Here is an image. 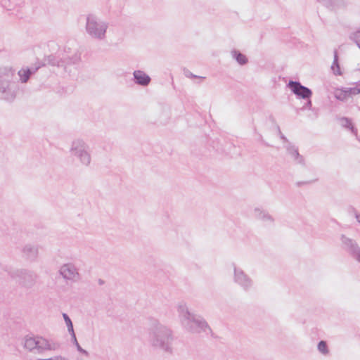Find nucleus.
<instances>
[{
	"label": "nucleus",
	"mask_w": 360,
	"mask_h": 360,
	"mask_svg": "<svg viewBox=\"0 0 360 360\" xmlns=\"http://www.w3.org/2000/svg\"><path fill=\"white\" fill-rule=\"evenodd\" d=\"M173 341L174 335L170 328L158 320H151L148 329V342L152 348L172 354L174 351Z\"/></svg>",
	"instance_id": "nucleus-1"
},
{
	"label": "nucleus",
	"mask_w": 360,
	"mask_h": 360,
	"mask_svg": "<svg viewBox=\"0 0 360 360\" xmlns=\"http://www.w3.org/2000/svg\"><path fill=\"white\" fill-rule=\"evenodd\" d=\"M176 311L181 326L186 330L197 333L210 331L206 321L201 316L191 312L184 302L176 304Z\"/></svg>",
	"instance_id": "nucleus-2"
},
{
	"label": "nucleus",
	"mask_w": 360,
	"mask_h": 360,
	"mask_svg": "<svg viewBox=\"0 0 360 360\" xmlns=\"http://www.w3.org/2000/svg\"><path fill=\"white\" fill-rule=\"evenodd\" d=\"M18 89V82L14 73L6 68L0 69V98L6 101H13Z\"/></svg>",
	"instance_id": "nucleus-3"
},
{
	"label": "nucleus",
	"mask_w": 360,
	"mask_h": 360,
	"mask_svg": "<svg viewBox=\"0 0 360 360\" xmlns=\"http://www.w3.org/2000/svg\"><path fill=\"white\" fill-rule=\"evenodd\" d=\"M108 27L109 22L95 14H89L86 18L85 30L92 39L105 40Z\"/></svg>",
	"instance_id": "nucleus-4"
},
{
	"label": "nucleus",
	"mask_w": 360,
	"mask_h": 360,
	"mask_svg": "<svg viewBox=\"0 0 360 360\" xmlns=\"http://www.w3.org/2000/svg\"><path fill=\"white\" fill-rule=\"evenodd\" d=\"M24 348L34 354H42L46 351H54L59 345L39 335H26L23 339Z\"/></svg>",
	"instance_id": "nucleus-5"
},
{
	"label": "nucleus",
	"mask_w": 360,
	"mask_h": 360,
	"mask_svg": "<svg viewBox=\"0 0 360 360\" xmlns=\"http://www.w3.org/2000/svg\"><path fill=\"white\" fill-rule=\"evenodd\" d=\"M70 154L81 165L89 167L91 163V151L89 145L82 139H74L70 148Z\"/></svg>",
	"instance_id": "nucleus-6"
},
{
	"label": "nucleus",
	"mask_w": 360,
	"mask_h": 360,
	"mask_svg": "<svg viewBox=\"0 0 360 360\" xmlns=\"http://www.w3.org/2000/svg\"><path fill=\"white\" fill-rule=\"evenodd\" d=\"M232 267L233 282L245 291H249L252 289L254 282L251 277L236 264H232Z\"/></svg>",
	"instance_id": "nucleus-7"
},
{
	"label": "nucleus",
	"mask_w": 360,
	"mask_h": 360,
	"mask_svg": "<svg viewBox=\"0 0 360 360\" xmlns=\"http://www.w3.org/2000/svg\"><path fill=\"white\" fill-rule=\"evenodd\" d=\"M8 274L11 278L18 279L22 285L27 288L32 287L37 278L34 272L25 269H14L9 271Z\"/></svg>",
	"instance_id": "nucleus-8"
},
{
	"label": "nucleus",
	"mask_w": 360,
	"mask_h": 360,
	"mask_svg": "<svg viewBox=\"0 0 360 360\" xmlns=\"http://www.w3.org/2000/svg\"><path fill=\"white\" fill-rule=\"evenodd\" d=\"M288 86L293 94L303 99H309L312 95V91L299 82L290 81Z\"/></svg>",
	"instance_id": "nucleus-9"
},
{
	"label": "nucleus",
	"mask_w": 360,
	"mask_h": 360,
	"mask_svg": "<svg viewBox=\"0 0 360 360\" xmlns=\"http://www.w3.org/2000/svg\"><path fill=\"white\" fill-rule=\"evenodd\" d=\"M59 273L65 280L76 281L79 277L77 269L72 263L63 264L59 269Z\"/></svg>",
	"instance_id": "nucleus-10"
},
{
	"label": "nucleus",
	"mask_w": 360,
	"mask_h": 360,
	"mask_svg": "<svg viewBox=\"0 0 360 360\" xmlns=\"http://www.w3.org/2000/svg\"><path fill=\"white\" fill-rule=\"evenodd\" d=\"M253 216L255 219L262 221L266 224H273L274 221V217L269 212L259 207H256L253 210Z\"/></svg>",
	"instance_id": "nucleus-11"
},
{
	"label": "nucleus",
	"mask_w": 360,
	"mask_h": 360,
	"mask_svg": "<svg viewBox=\"0 0 360 360\" xmlns=\"http://www.w3.org/2000/svg\"><path fill=\"white\" fill-rule=\"evenodd\" d=\"M23 257L28 261H35L38 257L39 250L36 245L32 244H26L22 248Z\"/></svg>",
	"instance_id": "nucleus-12"
},
{
	"label": "nucleus",
	"mask_w": 360,
	"mask_h": 360,
	"mask_svg": "<svg viewBox=\"0 0 360 360\" xmlns=\"http://www.w3.org/2000/svg\"><path fill=\"white\" fill-rule=\"evenodd\" d=\"M341 241L343 248L350 254H352V256H354L360 250V248L359 247L356 242L351 238H349L345 236H342Z\"/></svg>",
	"instance_id": "nucleus-13"
},
{
	"label": "nucleus",
	"mask_w": 360,
	"mask_h": 360,
	"mask_svg": "<svg viewBox=\"0 0 360 360\" xmlns=\"http://www.w3.org/2000/svg\"><path fill=\"white\" fill-rule=\"evenodd\" d=\"M135 82L141 86H147L150 82V77L141 70H135L133 73Z\"/></svg>",
	"instance_id": "nucleus-14"
},
{
	"label": "nucleus",
	"mask_w": 360,
	"mask_h": 360,
	"mask_svg": "<svg viewBox=\"0 0 360 360\" xmlns=\"http://www.w3.org/2000/svg\"><path fill=\"white\" fill-rule=\"evenodd\" d=\"M330 8H337L345 5V0H316Z\"/></svg>",
	"instance_id": "nucleus-15"
},
{
	"label": "nucleus",
	"mask_w": 360,
	"mask_h": 360,
	"mask_svg": "<svg viewBox=\"0 0 360 360\" xmlns=\"http://www.w3.org/2000/svg\"><path fill=\"white\" fill-rule=\"evenodd\" d=\"M37 68H22L18 72L20 79L22 82L25 83L27 82L32 75H33Z\"/></svg>",
	"instance_id": "nucleus-16"
},
{
	"label": "nucleus",
	"mask_w": 360,
	"mask_h": 360,
	"mask_svg": "<svg viewBox=\"0 0 360 360\" xmlns=\"http://www.w3.org/2000/svg\"><path fill=\"white\" fill-rule=\"evenodd\" d=\"M231 55L232 58L235 59L237 61V63L240 65H245L248 61L245 55H244L238 50H232L231 51Z\"/></svg>",
	"instance_id": "nucleus-17"
},
{
	"label": "nucleus",
	"mask_w": 360,
	"mask_h": 360,
	"mask_svg": "<svg viewBox=\"0 0 360 360\" xmlns=\"http://www.w3.org/2000/svg\"><path fill=\"white\" fill-rule=\"evenodd\" d=\"M331 70L335 75H342L340 66L338 63V56L337 51H334V60H333V63L331 65Z\"/></svg>",
	"instance_id": "nucleus-18"
},
{
	"label": "nucleus",
	"mask_w": 360,
	"mask_h": 360,
	"mask_svg": "<svg viewBox=\"0 0 360 360\" xmlns=\"http://www.w3.org/2000/svg\"><path fill=\"white\" fill-rule=\"evenodd\" d=\"M340 124L343 127L347 128L351 130L354 134H356V129L352 125L350 120L346 117H342L340 119Z\"/></svg>",
	"instance_id": "nucleus-19"
},
{
	"label": "nucleus",
	"mask_w": 360,
	"mask_h": 360,
	"mask_svg": "<svg viewBox=\"0 0 360 360\" xmlns=\"http://www.w3.org/2000/svg\"><path fill=\"white\" fill-rule=\"evenodd\" d=\"M285 148L292 160L300 154L297 148L292 145L290 143H288L285 145Z\"/></svg>",
	"instance_id": "nucleus-20"
},
{
	"label": "nucleus",
	"mask_w": 360,
	"mask_h": 360,
	"mask_svg": "<svg viewBox=\"0 0 360 360\" xmlns=\"http://www.w3.org/2000/svg\"><path fill=\"white\" fill-rule=\"evenodd\" d=\"M63 316L68 327V332L71 334L72 339L75 340V334L74 332L73 325L71 319L66 314H63Z\"/></svg>",
	"instance_id": "nucleus-21"
},
{
	"label": "nucleus",
	"mask_w": 360,
	"mask_h": 360,
	"mask_svg": "<svg viewBox=\"0 0 360 360\" xmlns=\"http://www.w3.org/2000/svg\"><path fill=\"white\" fill-rule=\"evenodd\" d=\"M67 60L65 62L68 64H77L81 60V53L78 51L75 52L71 56L68 57V58H65Z\"/></svg>",
	"instance_id": "nucleus-22"
},
{
	"label": "nucleus",
	"mask_w": 360,
	"mask_h": 360,
	"mask_svg": "<svg viewBox=\"0 0 360 360\" xmlns=\"http://www.w3.org/2000/svg\"><path fill=\"white\" fill-rule=\"evenodd\" d=\"M347 91V89L346 88L345 89H338L335 92V96L337 99L340 100V101H345L347 100L348 98H349V94Z\"/></svg>",
	"instance_id": "nucleus-23"
},
{
	"label": "nucleus",
	"mask_w": 360,
	"mask_h": 360,
	"mask_svg": "<svg viewBox=\"0 0 360 360\" xmlns=\"http://www.w3.org/2000/svg\"><path fill=\"white\" fill-rule=\"evenodd\" d=\"M317 349L320 353L325 356L329 354V349L327 343L324 340H321L319 342L317 345Z\"/></svg>",
	"instance_id": "nucleus-24"
},
{
	"label": "nucleus",
	"mask_w": 360,
	"mask_h": 360,
	"mask_svg": "<svg viewBox=\"0 0 360 360\" xmlns=\"http://www.w3.org/2000/svg\"><path fill=\"white\" fill-rule=\"evenodd\" d=\"M347 91L349 94V96L351 97L354 95H357L360 94V84L358 85H356L354 87H348L346 88Z\"/></svg>",
	"instance_id": "nucleus-25"
},
{
	"label": "nucleus",
	"mask_w": 360,
	"mask_h": 360,
	"mask_svg": "<svg viewBox=\"0 0 360 360\" xmlns=\"http://www.w3.org/2000/svg\"><path fill=\"white\" fill-rule=\"evenodd\" d=\"M292 160L295 164H298V165H304V164H305L304 158L300 154H299L295 158H293Z\"/></svg>",
	"instance_id": "nucleus-26"
},
{
	"label": "nucleus",
	"mask_w": 360,
	"mask_h": 360,
	"mask_svg": "<svg viewBox=\"0 0 360 360\" xmlns=\"http://www.w3.org/2000/svg\"><path fill=\"white\" fill-rule=\"evenodd\" d=\"M37 360H69L67 358L64 357V356H54L51 358H49V359H38Z\"/></svg>",
	"instance_id": "nucleus-27"
},
{
	"label": "nucleus",
	"mask_w": 360,
	"mask_h": 360,
	"mask_svg": "<svg viewBox=\"0 0 360 360\" xmlns=\"http://www.w3.org/2000/svg\"><path fill=\"white\" fill-rule=\"evenodd\" d=\"M73 340H74V342H75V345H76V347L77 348V350L79 352H81L82 354H84L85 355H87L88 352L80 347V345H79V343H78V342L77 340V338H75V340L73 339Z\"/></svg>",
	"instance_id": "nucleus-28"
},
{
	"label": "nucleus",
	"mask_w": 360,
	"mask_h": 360,
	"mask_svg": "<svg viewBox=\"0 0 360 360\" xmlns=\"http://www.w3.org/2000/svg\"><path fill=\"white\" fill-rule=\"evenodd\" d=\"M185 75H186V77H189V78H195V77H197L196 75H193L192 72H191L189 71H186L185 72Z\"/></svg>",
	"instance_id": "nucleus-29"
},
{
	"label": "nucleus",
	"mask_w": 360,
	"mask_h": 360,
	"mask_svg": "<svg viewBox=\"0 0 360 360\" xmlns=\"http://www.w3.org/2000/svg\"><path fill=\"white\" fill-rule=\"evenodd\" d=\"M353 257L360 262V250Z\"/></svg>",
	"instance_id": "nucleus-30"
},
{
	"label": "nucleus",
	"mask_w": 360,
	"mask_h": 360,
	"mask_svg": "<svg viewBox=\"0 0 360 360\" xmlns=\"http://www.w3.org/2000/svg\"><path fill=\"white\" fill-rule=\"evenodd\" d=\"M307 108H310L311 107V100L309 98L308 99V101L307 103H306V105H305Z\"/></svg>",
	"instance_id": "nucleus-31"
},
{
	"label": "nucleus",
	"mask_w": 360,
	"mask_h": 360,
	"mask_svg": "<svg viewBox=\"0 0 360 360\" xmlns=\"http://www.w3.org/2000/svg\"><path fill=\"white\" fill-rule=\"evenodd\" d=\"M281 138L284 141V142H285V145L289 143L287 140V139L283 136V135H281Z\"/></svg>",
	"instance_id": "nucleus-32"
},
{
	"label": "nucleus",
	"mask_w": 360,
	"mask_h": 360,
	"mask_svg": "<svg viewBox=\"0 0 360 360\" xmlns=\"http://www.w3.org/2000/svg\"><path fill=\"white\" fill-rule=\"evenodd\" d=\"M356 219L357 221L360 224V214H356Z\"/></svg>",
	"instance_id": "nucleus-33"
}]
</instances>
